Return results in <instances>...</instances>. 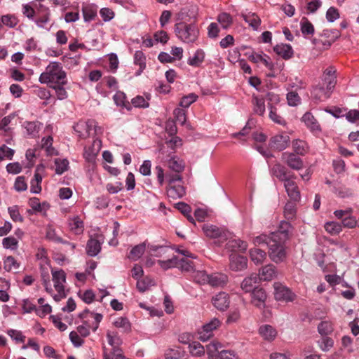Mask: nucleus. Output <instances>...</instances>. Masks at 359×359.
<instances>
[{
	"mask_svg": "<svg viewBox=\"0 0 359 359\" xmlns=\"http://www.w3.org/2000/svg\"><path fill=\"white\" fill-rule=\"evenodd\" d=\"M270 173L280 182H284L286 192L292 201L297 202L300 199V192L294 182L297 175L292 171L277 162L270 168Z\"/></svg>",
	"mask_w": 359,
	"mask_h": 359,
	"instance_id": "f257e3e1",
	"label": "nucleus"
},
{
	"mask_svg": "<svg viewBox=\"0 0 359 359\" xmlns=\"http://www.w3.org/2000/svg\"><path fill=\"white\" fill-rule=\"evenodd\" d=\"M39 81L41 83H46L50 87V84H67V79L65 72L61 63L51 62L46 68L45 72L41 74Z\"/></svg>",
	"mask_w": 359,
	"mask_h": 359,
	"instance_id": "f03ea898",
	"label": "nucleus"
},
{
	"mask_svg": "<svg viewBox=\"0 0 359 359\" xmlns=\"http://www.w3.org/2000/svg\"><path fill=\"white\" fill-rule=\"evenodd\" d=\"M175 32L177 38L184 43H194L199 36V28L195 22L182 21L175 25Z\"/></svg>",
	"mask_w": 359,
	"mask_h": 359,
	"instance_id": "7ed1b4c3",
	"label": "nucleus"
},
{
	"mask_svg": "<svg viewBox=\"0 0 359 359\" xmlns=\"http://www.w3.org/2000/svg\"><path fill=\"white\" fill-rule=\"evenodd\" d=\"M283 165L289 170L300 171L304 167V163L301 156L290 151H285L281 154Z\"/></svg>",
	"mask_w": 359,
	"mask_h": 359,
	"instance_id": "20e7f679",
	"label": "nucleus"
},
{
	"mask_svg": "<svg viewBox=\"0 0 359 359\" xmlns=\"http://www.w3.org/2000/svg\"><path fill=\"white\" fill-rule=\"evenodd\" d=\"M294 227L287 221L283 220L280 222L278 229L272 232L273 241L285 243L293 236Z\"/></svg>",
	"mask_w": 359,
	"mask_h": 359,
	"instance_id": "39448f33",
	"label": "nucleus"
},
{
	"mask_svg": "<svg viewBox=\"0 0 359 359\" xmlns=\"http://www.w3.org/2000/svg\"><path fill=\"white\" fill-rule=\"evenodd\" d=\"M290 144V137L286 133L277 134L272 136L269 142V147L274 151H283Z\"/></svg>",
	"mask_w": 359,
	"mask_h": 359,
	"instance_id": "423d86ee",
	"label": "nucleus"
},
{
	"mask_svg": "<svg viewBox=\"0 0 359 359\" xmlns=\"http://www.w3.org/2000/svg\"><path fill=\"white\" fill-rule=\"evenodd\" d=\"M269 248V254L271 260L276 263H280L286 258L285 243L275 241L271 244Z\"/></svg>",
	"mask_w": 359,
	"mask_h": 359,
	"instance_id": "0eeeda50",
	"label": "nucleus"
},
{
	"mask_svg": "<svg viewBox=\"0 0 359 359\" xmlns=\"http://www.w3.org/2000/svg\"><path fill=\"white\" fill-rule=\"evenodd\" d=\"M219 325L220 321L217 318H213L208 323L203 325L201 330L198 331V339L202 341H208L212 337V331L217 329Z\"/></svg>",
	"mask_w": 359,
	"mask_h": 359,
	"instance_id": "6e6552de",
	"label": "nucleus"
},
{
	"mask_svg": "<svg viewBox=\"0 0 359 359\" xmlns=\"http://www.w3.org/2000/svg\"><path fill=\"white\" fill-rule=\"evenodd\" d=\"M274 297L277 301L290 302L294 300L296 295L288 287L279 285L275 287Z\"/></svg>",
	"mask_w": 359,
	"mask_h": 359,
	"instance_id": "1a4fd4ad",
	"label": "nucleus"
},
{
	"mask_svg": "<svg viewBox=\"0 0 359 359\" xmlns=\"http://www.w3.org/2000/svg\"><path fill=\"white\" fill-rule=\"evenodd\" d=\"M104 242L102 235H97L95 238H90L86 244V253L90 257H95L101 250V245Z\"/></svg>",
	"mask_w": 359,
	"mask_h": 359,
	"instance_id": "9d476101",
	"label": "nucleus"
},
{
	"mask_svg": "<svg viewBox=\"0 0 359 359\" xmlns=\"http://www.w3.org/2000/svg\"><path fill=\"white\" fill-rule=\"evenodd\" d=\"M203 231L206 236L211 238H219L222 242L226 240L225 232L217 226L212 224H204L203 226Z\"/></svg>",
	"mask_w": 359,
	"mask_h": 359,
	"instance_id": "9b49d317",
	"label": "nucleus"
},
{
	"mask_svg": "<svg viewBox=\"0 0 359 359\" xmlns=\"http://www.w3.org/2000/svg\"><path fill=\"white\" fill-rule=\"evenodd\" d=\"M252 304L262 309L265 307V302L267 297L265 290L262 287H257L251 292Z\"/></svg>",
	"mask_w": 359,
	"mask_h": 359,
	"instance_id": "f8f14e48",
	"label": "nucleus"
},
{
	"mask_svg": "<svg viewBox=\"0 0 359 359\" xmlns=\"http://www.w3.org/2000/svg\"><path fill=\"white\" fill-rule=\"evenodd\" d=\"M229 267L232 271H240L247 268L248 259L246 257L231 255Z\"/></svg>",
	"mask_w": 359,
	"mask_h": 359,
	"instance_id": "ddd939ff",
	"label": "nucleus"
},
{
	"mask_svg": "<svg viewBox=\"0 0 359 359\" xmlns=\"http://www.w3.org/2000/svg\"><path fill=\"white\" fill-rule=\"evenodd\" d=\"M53 281L54 282L55 289L58 293L63 292L65 287L63 283L66 282V274L62 269L54 271L51 270Z\"/></svg>",
	"mask_w": 359,
	"mask_h": 359,
	"instance_id": "4468645a",
	"label": "nucleus"
},
{
	"mask_svg": "<svg viewBox=\"0 0 359 359\" xmlns=\"http://www.w3.org/2000/svg\"><path fill=\"white\" fill-rule=\"evenodd\" d=\"M212 304L214 306L220 311L226 310L229 306L228 294L226 292H219L212 297Z\"/></svg>",
	"mask_w": 359,
	"mask_h": 359,
	"instance_id": "2eb2a0df",
	"label": "nucleus"
},
{
	"mask_svg": "<svg viewBox=\"0 0 359 359\" xmlns=\"http://www.w3.org/2000/svg\"><path fill=\"white\" fill-rule=\"evenodd\" d=\"M226 248L231 252H244L248 248V243L239 238H231L226 243Z\"/></svg>",
	"mask_w": 359,
	"mask_h": 359,
	"instance_id": "dca6fc26",
	"label": "nucleus"
},
{
	"mask_svg": "<svg viewBox=\"0 0 359 359\" xmlns=\"http://www.w3.org/2000/svg\"><path fill=\"white\" fill-rule=\"evenodd\" d=\"M302 121L305 123L306 127L309 128L311 132L319 133L321 131L320 125L311 112H306L303 115Z\"/></svg>",
	"mask_w": 359,
	"mask_h": 359,
	"instance_id": "f3484780",
	"label": "nucleus"
},
{
	"mask_svg": "<svg viewBox=\"0 0 359 359\" xmlns=\"http://www.w3.org/2000/svg\"><path fill=\"white\" fill-rule=\"evenodd\" d=\"M273 50L285 60L290 59L294 54L293 49L290 44H278L273 47Z\"/></svg>",
	"mask_w": 359,
	"mask_h": 359,
	"instance_id": "a211bd4d",
	"label": "nucleus"
},
{
	"mask_svg": "<svg viewBox=\"0 0 359 359\" xmlns=\"http://www.w3.org/2000/svg\"><path fill=\"white\" fill-rule=\"evenodd\" d=\"M292 147L293 151L291 152L301 156H305L309 150V146L306 142L300 139L293 140L292 142Z\"/></svg>",
	"mask_w": 359,
	"mask_h": 359,
	"instance_id": "6ab92c4d",
	"label": "nucleus"
},
{
	"mask_svg": "<svg viewBox=\"0 0 359 359\" xmlns=\"http://www.w3.org/2000/svg\"><path fill=\"white\" fill-rule=\"evenodd\" d=\"M259 333L264 340L271 341L275 339L277 331L270 325H263L259 328Z\"/></svg>",
	"mask_w": 359,
	"mask_h": 359,
	"instance_id": "aec40b11",
	"label": "nucleus"
},
{
	"mask_svg": "<svg viewBox=\"0 0 359 359\" xmlns=\"http://www.w3.org/2000/svg\"><path fill=\"white\" fill-rule=\"evenodd\" d=\"M208 284L212 287H223L227 282V276L223 273L209 274Z\"/></svg>",
	"mask_w": 359,
	"mask_h": 359,
	"instance_id": "412c9836",
	"label": "nucleus"
},
{
	"mask_svg": "<svg viewBox=\"0 0 359 359\" xmlns=\"http://www.w3.org/2000/svg\"><path fill=\"white\" fill-rule=\"evenodd\" d=\"M259 280L257 275H251L249 277L245 278L241 283V288L245 292H252L257 287L256 283Z\"/></svg>",
	"mask_w": 359,
	"mask_h": 359,
	"instance_id": "4be33fe9",
	"label": "nucleus"
},
{
	"mask_svg": "<svg viewBox=\"0 0 359 359\" xmlns=\"http://www.w3.org/2000/svg\"><path fill=\"white\" fill-rule=\"evenodd\" d=\"M252 104L253 105V112L259 116H264L266 111L264 99L253 95Z\"/></svg>",
	"mask_w": 359,
	"mask_h": 359,
	"instance_id": "5701e85b",
	"label": "nucleus"
},
{
	"mask_svg": "<svg viewBox=\"0 0 359 359\" xmlns=\"http://www.w3.org/2000/svg\"><path fill=\"white\" fill-rule=\"evenodd\" d=\"M185 193V188L182 185L172 186V184H169L167 188L168 196L173 199L183 197Z\"/></svg>",
	"mask_w": 359,
	"mask_h": 359,
	"instance_id": "b1692460",
	"label": "nucleus"
},
{
	"mask_svg": "<svg viewBox=\"0 0 359 359\" xmlns=\"http://www.w3.org/2000/svg\"><path fill=\"white\" fill-rule=\"evenodd\" d=\"M242 18L254 30H257L260 24L261 19L255 13H250L248 14H242Z\"/></svg>",
	"mask_w": 359,
	"mask_h": 359,
	"instance_id": "393cba45",
	"label": "nucleus"
},
{
	"mask_svg": "<svg viewBox=\"0 0 359 359\" xmlns=\"http://www.w3.org/2000/svg\"><path fill=\"white\" fill-rule=\"evenodd\" d=\"M205 58V53L202 49H198L194 53L193 57H190L187 63L189 65L192 67H199L202 62L204 61Z\"/></svg>",
	"mask_w": 359,
	"mask_h": 359,
	"instance_id": "a878e982",
	"label": "nucleus"
},
{
	"mask_svg": "<svg viewBox=\"0 0 359 359\" xmlns=\"http://www.w3.org/2000/svg\"><path fill=\"white\" fill-rule=\"evenodd\" d=\"M276 267L273 264H268L262 267L259 273V279L269 280L273 278L276 273Z\"/></svg>",
	"mask_w": 359,
	"mask_h": 359,
	"instance_id": "bb28decb",
	"label": "nucleus"
},
{
	"mask_svg": "<svg viewBox=\"0 0 359 359\" xmlns=\"http://www.w3.org/2000/svg\"><path fill=\"white\" fill-rule=\"evenodd\" d=\"M145 249H146L145 243H142L139 245L134 246L130 252L128 258L133 259L135 261L137 260L142 256V255L144 254V252L145 251Z\"/></svg>",
	"mask_w": 359,
	"mask_h": 359,
	"instance_id": "cd10ccee",
	"label": "nucleus"
},
{
	"mask_svg": "<svg viewBox=\"0 0 359 359\" xmlns=\"http://www.w3.org/2000/svg\"><path fill=\"white\" fill-rule=\"evenodd\" d=\"M168 166L171 170L180 173L184 170L185 165L183 161L176 158H171L168 161Z\"/></svg>",
	"mask_w": 359,
	"mask_h": 359,
	"instance_id": "c85d7f7f",
	"label": "nucleus"
},
{
	"mask_svg": "<svg viewBox=\"0 0 359 359\" xmlns=\"http://www.w3.org/2000/svg\"><path fill=\"white\" fill-rule=\"evenodd\" d=\"M264 250L259 248H253L250 250V256L252 262L255 264H261L266 257Z\"/></svg>",
	"mask_w": 359,
	"mask_h": 359,
	"instance_id": "c756f323",
	"label": "nucleus"
},
{
	"mask_svg": "<svg viewBox=\"0 0 359 359\" xmlns=\"http://www.w3.org/2000/svg\"><path fill=\"white\" fill-rule=\"evenodd\" d=\"M24 125L27 134L34 137L38 134L42 123L39 121H26Z\"/></svg>",
	"mask_w": 359,
	"mask_h": 359,
	"instance_id": "7c9ffc66",
	"label": "nucleus"
},
{
	"mask_svg": "<svg viewBox=\"0 0 359 359\" xmlns=\"http://www.w3.org/2000/svg\"><path fill=\"white\" fill-rule=\"evenodd\" d=\"M325 229L331 235H337L342 231V225L338 222H327L325 224Z\"/></svg>",
	"mask_w": 359,
	"mask_h": 359,
	"instance_id": "2f4dec72",
	"label": "nucleus"
},
{
	"mask_svg": "<svg viewBox=\"0 0 359 359\" xmlns=\"http://www.w3.org/2000/svg\"><path fill=\"white\" fill-rule=\"evenodd\" d=\"M269 117L274 123L285 126L286 124L285 120L277 113V108L276 106H269Z\"/></svg>",
	"mask_w": 359,
	"mask_h": 359,
	"instance_id": "473e14b6",
	"label": "nucleus"
},
{
	"mask_svg": "<svg viewBox=\"0 0 359 359\" xmlns=\"http://www.w3.org/2000/svg\"><path fill=\"white\" fill-rule=\"evenodd\" d=\"M301 31L304 35H313L314 34V27L312 23L305 17L300 22Z\"/></svg>",
	"mask_w": 359,
	"mask_h": 359,
	"instance_id": "72a5a7b5",
	"label": "nucleus"
},
{
	"mask_svg": "<svg viewBox=\"0 0 359 359\" xmlns=\"http://www.w3.org/2000/svg\"><path fill=\"white\" fill-rule=\"evenodd\" d=\"M253 242L255 245H265L269 248L273 242L272 233L270 235L261 234L254 238Z\"/></svg>",
	"mask_w": 359,
	"mask_h": 359,
	"instance_id": "f704fd0d",
	"label": "nucleus"
},
{
	"mask_svg": "<svg viewBox=\"0 0 359 359\" xmlns=\"http://www.w3.org/2000/svg\"><path fill=\"white\" fill-rule=\"evenodd\" d=\"M334 330L332 324L329 321H322L318 325V332L322 336H327Z\"/></svg>",
	"mask_w": 359,
	"mask_h": 359,
	"instance_id": "c9c22d12",
	"label": "nucleus"
},
{
	"mask_svg": "<svg viewBox=\"0 0 359 359\" xmlns=\"http://www.w3.org/2000/svg\"><path fill=\"white\" fill-rule=\"evenodd\" d=\"M158 264L163 269L168 270L178 266V257L177 256H173L172 258L167 260H158Z\"/></svg>",
	"mask_w": 359,
	"mask_h": 359,
	"instance_id": "e433bc0d",
	"label": "nucleus"
},
{
	"mask_svg": "<svg viewBox=\"0 0 359 359\" xmlns=\"http://www.w3.org/2000/svg\"><path fill=\"white\" fill-rule=\"evenodd\" d=\"M284 215L287 219H292L296 215L295 202L289 201L284 207Z\"/></svg>",
	"mask_w": 359,
	"mask_h": 359,
	"instance_id": "4c0bfd02",
	"label": "nucleus"
},
{
	"mask_svg": "<svg viewBox=\"0 0 359 359\" xmlns=\"http://www.w3.org/2000/svg\"><path fill=\"white\" fill-rule=\"evenodd\" d=\"M114 325L118 328H122L125 332H129L131 330V324L126 317L118 318Z\"/></svg>",
	"mask_w": 359,
	"mask_h": 359,
	"instance_id": "58836bf2",
	"label": "nucleus"
},
{
	"mask_svg": "<svg viewBox=\"0 0 359 359\" xmlns=\"http://www.w3.org/2000/svg\"><path fill=\"white\" fill-rule=\"evenodd\" d=\"M65 85L66 84H60V83L50 85V88L55 90L57 97L60 100H65L68 97V93H67V90H65V88H64V86H65Z\"/></svg>",
	"mask_w": 359,
	"mask_h": 359,
	"instance_id": "ea45409f",
	"label": "nucleus"
},
{
	"mask_svg": "<svg viewBox=\"0 0 359 359\" xmlns=\"http://www.w3.org/2000/svg\"><path fill=\"white\" fill-rule=\"evenodd\" d=\"M318 344L323 351L327 352L333 346L334 340L327 336H323L318 341Z\"/></svg>",
	"mask_w": 359,
	"mask_h": 359,
	"instance_id": "a19ab883",
	"label": "nucleus"
},
{
	"mask_svg": "<svg viewBox=\"0 0 359 359\" xmlns=\"http://www.w3.org/2000/svg\"><path fill=\"white\" fill-rule=\"evenodd\" d=\"M198 99V95L194 93H189L182 97L179 105L182 108H188L192 103L195 102Z\"/></svg>",
	"mask_w": 359,
	"mask_h": 359,
	"instance_id": "79ce46f5",
	"label": "nucleus"
},
{
	"mask_svg": "<svg viewBox=\"0 0 359 359\" xmlns=\"http://www.w3.org/2000/svg\"><path fill=\"white\" fill-rule=\"evenodd\" d=\"M83 20L85 22H90L97 16V10L91 6H86L82 8Z\"/></svg>",
	"mask_w": 359,
	"mask_h": 359,
	"instance_id": "37998d69",
	"label": "nucleus"
},
{
	"mask_svg": "<svg viewBox=\"0 0 359 359\" xmlns=\"http://www.w3.org/2000/svg\"><path fill=\"white\" fill-rule=\"evenodd\" d=\"M1 21L3 25L10 28L15 27L18 23V18L14 15L11 14L2 15Z\"/></svg>",
	"mask_w": 359,
	"mask_h": 359,
	"instance_id": "c03bdc74",
	"label": "nucleus"
},
{
	"mask_svg": "<svg viewBox=\"0 0 359 359\" xmlns=\"http://www.w3.org/2000/svg\"><path fill=\"white\" fill-rule=\"evenodd\" d=\"M217 20L225 29H226L233 23L232 17L227 13H222L219 14L217 16Z\"/></svg>",
	"mask_w": 359,
	"mask_h": 359,
	"instance_id": "a18cd8bd",
	"label": "nucleus"
},
{
	"mask_svg": "<svg viewBox=\"0 0 359 359\" xmlns=\"http://www.w3.org/2000/svg\"><path fill=\"white\" fill-rule=\"evenodd\" d=\"M189 352L192 355L201 356L204 354V347L198 341L189 344Z\"/></svg>",
	"mask_w": 359,
	"mask_h": 359,
	"instance_id": "49530a36",
	"label": "nucleus"
},
{
	"mask_svg": "<svg viewBox=\"0 0 359 359\" xmlns=\"http://www.w3.org/2000/svg\"><path fill=\"white\" fill-rule=\"evenodd\" d=\"M55 172L61 175L68 170L69 161L67 159L56 158L55 160Z\"/></svg>",
	"mask_w": 359,
	"mask_h": 359,
	"instance_id": "de8ad7c7",
	"label": "nucleus"
},
{
	"mask_svg": "<svg viewBox=\"0 0 359 359\" xmlns=\"http://www.w3.org/2000/svg\"><path fill=\"white\" fill-rule=\"evenodd\" d=\"M347 108H340L339 107H332L331 108L325 109V111L336 118H342L345 116Z\"/></svg>",
	"mask_w": 359,
	"mask_h": 359,
	"instance_id": "09e8293b",
	"label": "nucleus"
},
{
	"mask_svg": "<svg viewBox=\"0 0 359 359\" xmlns=\"http://www.w3.org/2000/svg\"><path fill=\"white\" fill-rule=\"evenodd\" d=\"M131 104L136 108H148L149 103L146 99L141 95H137L131 100Z\"/></svg>",
	"mask_w": 359,
	"mask_h": 359,
	"instance_id": "8fccbe9b",
	"label": "nucleus"
},
{
	"mask_svg": "<svg viewBox=\"0 0 359 359\" xmlns=\"http://www.w3.org/2000/svg\"><path fill=\"white\" fill-rule=\"evenodd\" d=\"M2 245L6 249L16 250L18 245V241L13 236L6 237L2 241Z\"/></svg>",
	"mask_w": 359,
	"mask_h": 359,
	"instance_id": "3c124183",
	"label": "nucleus"
},
{
	"mask_svg": "<svg viewBox=\"0 0 359 359\" xmlns=\"http://www.w3.org/2000/svg\"><path fill=\"white\" fill-rule=\"evenodd\" d=\"M8 213L11 218L14 222H22L24 221L23 217L20 215L18 205H13L8 208Z\"/></svg>",
	"mask_w": 359,
	"mask_h": 359,
	"instance_id": "603ef678",
	"label": "nucleus"
},
{
	"mask_svg": "<svg viewBox=\"0 0 359 359\" xmlns=\"http://www.w3.org/2000/svg\"><path fill=\"white\" fill-rule=\"evenodd\" d=\"M134 64L138 65L141 69L146 67V57L144 54L140 51L137 50L134 54Z\"/></svg>",
	"mask_w": 359,
	"mask_h": 359,
	"instance_id": "864d4df0",
	"label": "nucleus"
},
{
	"mask_svg": "<svg viewBox=\"0 0 359 359\" xmlns=\"http://www.w3.org/2000/svg\"><path fill=\"white\" fill-rule=\"evenodd\" d=\"M358 220H356L355 217L351 216L350 215L345 217L341 222H340L342 225V228H349L352 229L358 226Z\"/></svg>",
	"mask_w": 359,
	"mask_h": 359,
	"instance_id": "5fc2aeb1",
	"label": "nucleus"
},
{
	"mask_svg": "<svg viewBox=\"0 0 359 359\" xmlns=\"http://www.w3.org/2000/svg\"><path fill=\"white\" fill-rule=\"evenodd\" d=\"M15 114L12 113L7 116H5L0 121V130H4L5 133H8L11 128L8 127L11 121L15 118Z\"/></svg>",
	"mask_w": 359,
	"mask_h": 359,
	"instance_id": "6e6d98bb",
	"label": "nucleus"
},
{
	"mask_svg": "<svg viewBox=\"0 0 359 359\" xmlns=\"http://www.w3.org/2000/svg\"><path fill=\"white\" fill-rule=\"evenodd\" d=\"M20 264L16 262L13 256H8L4 260V269L7 271H10L13 268L18 269Z\"/></svg>",
	"mask_w": 359,
	"mask_h": 359,
	"instance_id": "4d7b16f0",
	"label": "nucleus"
},
{
	"mask_svg": "<svg viewBox=\"0 0 359 359\" xmlns=\"http://www.w3.org/2000/svg\"><path fill=\"white\" fill-rule=\"evenodd\" d=\"M14 150L8 147L6 145L3 144L0 147V160L4 158L12 159L14 155Z\"/></svg>",
	"mask_w": 359,
	"mask_h": 359,
	"instance_id": "13d9d810",
	"label": "nucleus"
},
{
	"mask_svg": "<svg viewBox=\"0 0 359 359\" xmlns=\"http://www.w3.org/2000/svg\"><path fill=\"white\" fill-rule=\"evenodd\" d=\"M287 100L290 106L294 107L300 103L301 99L297 93L291 91L287 94Z\"/></svg>",
	"mask_w": 359,
	"mask_h": 359,
	"instance_id": "bf43d9fd",
	"label": "nucleus"
},
{
	"mask_svg": "<svg viewBox=\"0 0 359 359\" xmlns=\"http://www.w3.org/2000/svg\"><path fill=\"white\" fill-rule=\"evenodd\" d=\"M209 273L205 271H198L194 275L195 280L199 284H208Z\"/></svg>",
	"mask_w": 359,
	"mask_h": 359,
	"instance_id": "052dcab7",
	"label": "nucleus"
},
{
	"mask_svg": "<svg viewBox=\"0 0 359 359\" xmlns=\"http://www.w3.org/2000/svg\"><path fill=\"white\" fill-rule=\"evenodd\" d=\"M100 14L104 22H109L115 16V13L109 8H101L100 11Z\"/></svg>",
	"mask_w": 359,
	"mask_h": 359,
	"instance_id": "680f3d73",
	"label": "nucleus"
},
{
	"mask_svg": "<svg viewBox=\"0 0 359 359\" xmlns=\"http://www.w3.org/2000/svg\"><path fill=\"white\" fill-rule=\"evenodd\" d=\"M14 187L17 191H23L27 190V185L24 176H18L15 181Z\"/></svg>",
	"mask_w": 359,
	"mask_h": 359,
	"instance_id": "e2e57ef3",
	"label": "nucleus"
},
{
	"mask_svg": "<svg viewBox=\"0 0 359 359\" xmlns=\"http://www.w3.org/2000/svg\"><path fill=\"white\" fill-rule=\"evenodd\" d=\"M346 119L350 123H355L359 120V110L350 109L347 110L345 113Z\"/></svg>",
	"mask_w": 359,
	"mask_h": 359,
	"instance_id": "0e129e2a",
	"label": "nucleus"
},
{
	"mask_svg": "<svg viewBox=\"0 0 359 359\" xmlns=\"http://www.w3.org/2000/svg\"><path fill=\"white\" fill-rule=\"evenodd\" d=\"M339 18V13L337 8L330 7L326 12V19L330 22H333Z\"/></svg>",
	"mask_w": 359,
	"mask_h": 359,
	"instance_id": "69168bd1",
	"label": "nucleus"
},
{
	"mask_svg": "<svg viewBox=\"0 0 359 359\" xmlns=\"http://www.w3.org/2000/svg\"><path fill=\"white\" fill-rule=\"evenodd\" d=\"M7 334L17 343L25 341V337L22 335L20 331L11 329L7 331Z\"/></svg>",
	"mask_w": 359,
	"mask_h": 359,
	"instance_id": "338daca9",
	"label": "nucleus"
},
{
	"mask_svg": "<svg viewBox=\"0 0 359 359\" xmlns=\"http://www.w3.org/2000/svg\"><path fill=\"white\" fill-rule=\"evenodd\" d=\"M173 115L176 120L181 123V125H184L185 123L187 117L184 109L180 108L175 109L173 111Z\"/></svg>",
	"mask_w": 359,
	"mask_h": 359,
	"instance_id": "774afa93",
	"label": "nucleus"
}]
</instances>
